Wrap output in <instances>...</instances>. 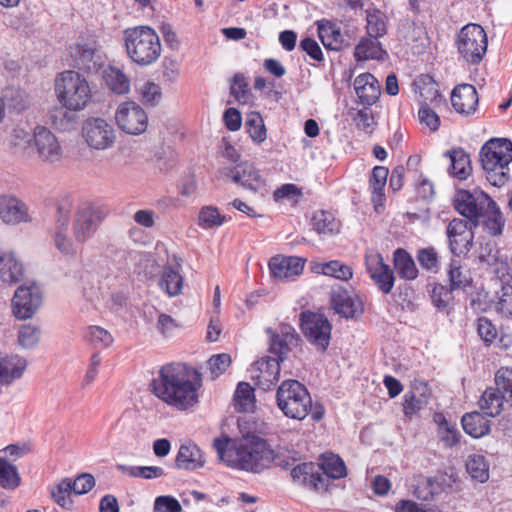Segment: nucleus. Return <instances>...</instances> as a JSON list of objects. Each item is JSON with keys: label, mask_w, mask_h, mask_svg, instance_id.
<instances>
[{"label": "nucleus", "mask_w": 512, "mask_h": 512, "mask_svg": "<svg viewBox=\"0 0 512 512\" xmlns=\"http://www.w3.org/2000/svg\"><path fill=\"white\" fill-rule=\"evenodd\" d=\"M200 387L198 371L183 363L162 366L158 376L151 382L152 392L158 399L181 411L198 403Z\"/></svg>", "instance_id": "obj_1"}, {"label": "nucleus", "mask_w": 512, "mask_h": 512, "mask_svg": "<svg viewBox=\"0 0 512 512\" xmlns=\"http://www.w3.org/2000/svg\"><path fill=\"white\" fill-rule=\"evenodd\" d=\"M213 447L219 460L227 466L253 473L269 468L274 459V450L264 439L257 436L234 443L228 437L215 438Z\"/></svg>", "instance_id": "obj_2"}, {"label": "nucleus", "mask_w": 512, "mask_h": 512, "mask_svg": "<svg viewBox=\"0 0 512 512\" xmlns=\"http://www.w3.org/2000/svg\"><path fill=\"white\" fill-rule=\"evenodd\" d=\"M277 407L282 413L291 419L303 420L308 415L313 421H320L325 409L319 402H312L307 388L297 380H285L276 392Z\"/></svg>", "instance_id": "obj_3"}, {"label": "nucleus", "mask_w": 512, "mask_h": 512, "mask_svg": "<svg viewBox=\"0 0 512 512\" xmlns=\"http://www.w3.org/2000/svg\"><path fill=\"white\" fill-rule=\"evenodd\" d=\"M480 162L486 178L496 187L510 179L509 164L512 162V142L506 138H492L480 150Z\"/></svg>", "instance_id": "obj_4"}, {"label": "nucleus", "mask_w": 512, "mask_h": 512, "mask_svg": "<svg viewBox=\"0 0 512 512\" xmlns=\"http://www.w3.org/2000/svg\"><path fill=\"white\" fill-rule=\"evenodd\" d=\"M123 41L128 57L139 66L155 63L162 52L160 38L149 26L127 28L123 33Z\"/></svg>", "instance_id": "obj_5"}, {"label": "nucleus", "mask_w": 512, "mask_h": 512, "mask_svg": "<svg viewBox=\"0 0 512 512\" xmlns=\"http://www.w3.org/2000/svg\"><path fill=\"white\" fill-rule=\"evenodd\" d=\"M58 102L69 111H81L92 99V89L79 72L66 70L57 75L54 84Z\"/></svg>", "instance_id": "obj_6"}, {"label": "nucleus", "mask_w": 512, "mask_h": 512, "mask_svg": "<svg viewBox=\"0 0 512 512\" xmlns=\"http://www.w3.org/2000/svg\"><path fill=\"white\" fill-rule=\"evenodd\" d=\"M456 44L460 56L468 64H478L487 51L486 32L479 24H467L458 33Z\"/></svg>", "instance_id": "obj_7"}, {"label": "nucleus", "mask_w": 512, "mask_h": 512, "mask_svg": "<svg viewBox=\"0 0 512 512\" xmlns=\"http://www.w3.org/2000/svg\"><path fill=\"white\" fill-rule=\"evenodd\" d=\"M71 65L89 73H98L105 65L106 57L94 39L79 38L68 48Z\"/></svg>", "instance_id": "obj_8"}, {"label": "nucleus", "mask_w": 512, "mask_h": 512, "mask_svg": "<svg viewBox=\"0 0 512 512\" xmlns=\"http://www.w3.org/2000/svg\"><path fill=\"white\" fill-rule=\"evenodd\" d=\"M106 217L104 209L92 202L80 203L73 218V234L75 241L85 243L97 232Z\"/></svg>", "instance_id": "obj_9"}, {"label": "nucleus", "mask_w": 512, "mask_h": 512, "mask_svg": "<svg viewBox=\"0 0 512 512\" xmlns=\"http://www.w3.org/2000/svg\"><path fill=\"white\" fill-rule=\"evenodd\" d=\"M82 137L95 150H106L113 146L116 134L113 126L100 117H89L82 124Z\"/></svg>", "instance_id": "obj_10"}, {"label": "nucleus", "mask_w": 512, "mask_h": 512, "mask_svg": "<svg viewBox=\"0 0 512 512\" xmlns=\"http://www.w3.org/2000/svg\"><path fill=\"white\" fill-rule=\"evenodd\" d=\"M300 325L303 334L310 343L320 351H325L329 346L332 326L322 314L306 311L300 315Z\"/></svg>", "instance_id": "obj_11"}, {"label": "nucleus", "mask_w": 512, "mask_h": 512, "mask_svg": "<svg viewBox=\"0 0 512 512\" xmlns=\"http://www.w3.org/2000/svg\"><path fill=\"white\" fill-rule=\"evenodd\" d=\"M116 124L123 132L131 135L144 133L148 126V115L136 102L121 103L115 113Z\"/></svg>", "instance_id": "obj_12"}, {"label": "nucleus", "mask_w": 512, "mask_h": 512, "mask_svg": "<svg viewBox=\"0 0 512 512\" xmlns=\"http://www.w3.org/2000/svg\"><path fill=\"white\" fill-rule=\"evenodd\" d=\"M42 303V293L39 286L34 283H24L19 286L12 299L13 314L20 320L31 318Z\"/></svg>", "instance_id": "obj_13"}, {"label": "nucleus", "mask_w": 512, "mask_h": 512, "mask_svg": "<svg viewBox=\"0 0 512 512\" xmlns=\"http://www.w3.org/2000/svg\"><path fill=\"white\" fill-rule=\"evenodd\" d=\"M448 247L455 256L467 254L473 245L474 234L470 221L455 218L447 226Z\"/></svg>", "instance_id": "obj_14"}, {"label": "nucleus", "mask_w": 512, "mask_h": 512, "mask_svg": "<svg viewBox=\"0 0 512 512\" xmlns=\"http://www.w3.org/2000/svg\"><path fill=\"white\" fill-rule=\"evenodd\" d=\"M71 206V202L68 199L62 200L58 203L55 230L53 232V240L56 248L66 255L75 254L73 241L67 235Z\"/></svg>", "instance_id": "obj_15"}, {"label": "nucleus", "mask_w": 512, "mask_h": 512, "mask_svg": "<svg viewBox=\"0 0 512 512\" xmlns=\"http://www.w3.org/2000/svg\"><path fill=\"white\" fill-rule=\"evenodd\" d=\"M267 333L270 335L269 351L274 355L271 359L281 362L284 361L291 347L296 346L299 341V335L289 324H281L277 331L268 328Z\"/></svg>", "instance_id": "obj_16"}, {"label": "nucleus", "mask_w": 512, "mask_h": 512, "mask_svg": "<svg viewBox=\"0 0 512 512\" xmlns=\"http://www.w3.org/2000/svg\"><path fill=\"white\" fill-rule=\"evenodd\" d=\"M479 217L486 218L485 224L492 235L502 233L504 221L496 202L488 194L480 190L477 191L476 219H474V225L477 224Z\"/></svg>", "instance_id": "obj_17"}, {"label": "nucleus", "mask_w": 512, "mask_h": 512, "mask_svg": "<svg viewBox=\"0 0 512 512\" xmlns=\"http://www.w3.org/2000/svg\"><path fill=\"white\" fill-rule=\"evenodd\" d=\"M366 269L377 288L384 294H389L395 282L393 270L385 264L380 254L365 256Z\"/></svg>", "instance_id": "obj_18"}, {"label": "nucleus", "mask_w": 512, "mask_h": 512, "mask_svg": "<svg viewBox=\"0 0 512 512\" xmlns=\"http://www.w3.org/2000/svg\"><path fill=\"white\" fill-rule=\"evenodd\" d=\"M33 144L42 161L54 163L61 159L62 148L56 136L47 128L37 126L33 132Z\"/></svg>", "instance_id": "obj_19"}, {"label": "nucleus", "mask_w": 512, "mask_h": 512, "mask_svg": "<svg viewBox=\"0 0 512 512\" xmlns=\"http://www.w3.org/2000/svg\"><path fill=\"white\" fill-rule=\"evenodd\" d=\"M294 483L318 492L327 491V479L320 473V467L313 462L293 466L290 472Z\"/></svg>", "instance_id": "obj_20"}, {"label": "nucleus", "mask_w": 512, "mask_h": 512, "mask_svg": "<svg viewBox=\"0 0 512 512\" xmlns=\"http://www.w3.org/2000/svg\"><path fill=\"white\" fill-rule=\"evenodd\" d=\"M225 175L230 177L237 185L254 192L260 190L265 185L259 170L253 164L246 161L228 169Z\"/></svg>", "instance_id": "obj_21"}, {"label": "nucleus", "mask_w": 512, "mask_h": 512, "mask_svg": "<svg viewBox=\"0 0 512 512\" xmlns=\"http://www.w3.org/2000/svg\"><path fill=\"white\" fill-rule=\"evenodd\" d=\"M304 263V259L296 256H275L269 261L270 274L278 280L289 279L302 273Z\"/></svg>", "instance_id": "obj_22"}, {"label": "nucleus", "mask_w": 512, "mask_h": 512, "mask_svg": "<svg viewBox=\"0 0 512 512\" xmlns=\"http://www.w3.org/2000/svg\"><path fill=\"white\" fill-rule=\"evenodd\" d=\"M478 94L473 85L460 84L451 93V103L459 114H472L478 105Z\"/></svg>", "instance_id": "obj_23"}, {"label": "nucleus", "mask_w": 512, "mask_h": 512, "mask_svg": "<svg viewBox=\"0 0 512 512\" xmlns=\"http://www.w3.org/2000/svg\"><path fill=\"white\" fill-rule=\"evenodd\" d=\"M0 217L7 224H18L28 220L24 202L13 195H0Z\"/></svg>", "instance_id": "obj_24"}, {"label": "nucleus", "mask_w": 512, "mask_h": 512, "mask_svg": "<svg viewBox=\"0 0 512 512\" xmlns=\"http://www.w3.org/2000/svg\"><path fill=\"white\" fill-rule=\"evenodd\" d=\"M354 89L361 103L374 104L380 95V84L370 73L358 75L354 80Z\"/></svg>", "instance_id": "obj_25"}, {"label": "nucleus", "mask_w": 512, "mask_h": 512, "mask_svg": "<svg viewBox=\"0 0 512 512\" xmlns=\"http://www.w3.org/2000/svg\"><path fill=\"white\" fill-rule=\"evenodd\" d=\"M27 367V361L18 355H0V384L9 385L21 378Z\"/></svg>", "instance_id": "obj_26"}, {"label": "nucleus", "mask_w": 512, "mask_h": 512, "mask_svg": "<svg viewBox=\"0 0 512 512\" xmlns=\"http://www.w3.org/2000/svg\"><path fill=\"white\" fill-rule=\"evenodd\" d=\"M389 175L388 168L384 166H375L369 178V188L371 190V200L376 212H380L385 201V186Z\"/></svg>", "instance_id": "obj_27"}, {"label": "nucleus", "mask_w": 512, "mask_h": 512, "mask_svg": "<svg viewBox=\"0 0 512 512\" xmlns=\"http://www.w3.org/2000/svg\"><path fill=\"white\" fill-rule=\"evenodd\" d=\"M23 276V265L19 262L14 253L0 250V280L3 283L13 284L21 280Z\"/></svg>", "instance_id": "obj_28"}, {"label": "nucleus", "mask_w": 512, "mask_h": 512, "mask_svg": "<svg viewBox=\"0 0 512 512\" xmlns=\"http://www.w3.org/2000/svg\"><path fill=\"white\" fill-rule=\"evenodd\" d=\"M506 399L498 387H488L478 400L480 410L488 417H496L504 410Z\"/></svg>", "instance_id": "obj_29"}, {"label": "nucleus", "mask_w": 512, "mask_h": 512, "mask_svg": "<svg viewBox=\"0 0 512 512\" xmlns=\"http://www.w3.org/2000/svg\"><path fill=\"white\" fill-rule=\"evenodd\" d=\"M176 467L184 470H195L204 465V459L200 448L194 443L180 446L176 460Z\"/></svg>", "instance_id": "obj_30"}, {"label": "nucleus", "mask_w": 512, "mask_h": 512, "mask_svg": "<svg viewBox=\"0 0 512 512\" xmlns=\"http://www.w3.org/2000/svg\"><path fill=\"white\" fill-rule=\"evenodd\" d=\"M461 423L463 430L473 438H481L490 432L491 421L477 411L464 414Z\"/></svg>", "instance_id": "obj_31"}, {"label": "nucleus", "mask_w": 512, "mask_h": 512, "mask_svg": "<svg viewBox=\"0 0 512 512\" xmlns=\"http://www.w3.org/2000/svg\"><path fill=\"white\" fill-rule=\"evenodd\" d=\"M393 264L398 276L406 281L415 280L419 270L413 257L403 248H398L393 253Z\"/></svg>", "instance_id": "obj_32"}, {"label": "nucleus", "mask_w": 512, "mask_h": 512, "mask_svg": "<svg viewBox=\"0 0 512 512\" xmlns=\"http://www.w3.org/2000/svg\"><path fill=\"white\" fill-rule=\"evenodd\" d=\"M331 304L336 313L346 318L354 317L359 307V302L341 287L332 290Z\"/></svg>", "instance_id": "obj_33"}, {"label": "nucleus", "mask_w": 512, "mask_h": 512, "mask_svg": "<svg viewBox=\"0 0 512 512\" xmlns=\"http://www.w3.org/2000/svg\"><path fill=\"white\" fill-rule=\"evenodd\" d=\"M280 362L277 359H271L259 363V375H257V386L264 390H270L276 385L280 376Z\"/></svg>", "instance_id": "obj_34"}, {"label": "nucleus", "mask_w": 512, "mask_h": 512, "mask_svg": "<svg viewBox=\"0 0 512 512\" xmlns=\"http://www.w3.org/2000/svg\"><path fill=\"white\" fill-rule=\"evenodd\" d=\"M103 80L110 91L118 95L127 94L130 90V79L119 68L108 66L103 70Z\"/></svg>", "instance_id": "obj_35"}, {"label": "nucleus", "mask_w": 512, "mask_h": 512, "mask_svg": "<svg viewBox=\"0 0 512 512\" xmlns=\"http://www.w3.org/2000/svg\"><path fill=\"white\" fill-rule=\"evenodd\" d=\"M446 156L449 157L451 161V173L454 177L459 180L467 179L471 172V160L468 155L462 148L453 149L446 153Z\"/></svg>", "instance_id": "obj_36"}, {"label": "nucleus", "mask_w": 512, "mask_h": 512, "mask_svg": "<svg viewBox=\"0 0 512 512\" xmlns=\"http://www.w3.org/2000/svg\"><path fill=\"white\" fill-rule=\"evenodd\" d=\"M447 276L452 290H465L472 284L470 270L454 259L449 264Z\"/></svg>", "instance_id": "obj_37"}, {"label": "nucleus", "mask_w": 512, "mask_h": 512, "mask_svg": "<svg viewBox=\"0 0 512 512\" xmlns=\"http://www.w3.org/2000/svg\"><path fill=\"white\" fill-rule=\"evenodd\" d=\"M320 467V473L327 479V488L330 485L331 479H340L346 476V466L343 460L334 454L325 456L322 459Z\"/></svg>", "instance_id": "obj_38"}, {"label": "nucleus", "mask_w": 512, "mask_h": 512, "mask_svg": "<svg viewBox=\"0 0 512 512\" xmlns=\"http://www.w3.org/2000/svg\"><path fill=\"white\" fill-rule=\"evenodd\" d=\"M313 271L344 281L351 279L353 276L352 268L338 260L316 263L313 267Z\"/></svg>", "instance_id": "obj_39"}, {"label": "nucleus", "mask_w": 512, "mask_h": 512, "mask_svg": "<svg viewBox=\"0 0 512 512\" xmlns=\"http://www.w3.org/2000/svg\"><path fill=\"white\" fill-rule=\"evenodd\" d=\"M233 402L237 412H252L255 408V397L252 386L247 382H240L234 393Z\"/></svg>", "instance_id": "obj_40"}, {"label": "nucleus", "mask_w": 512, "mask_h": 512, "mask_svg": "<svg viewBox=\"0 0 512 512\" xmlns=\"http://www.w3.org/2000/svg\"><path fill=\"white\" fill-rule=\"evenodd\" d=\"M477 191L459 190L455 195V209L470 221L476 219Z\"/></svg>", "instance_id": "obj_41"}, {"label": "nucleus", "mask_w": 512, "mask_h": 512, "mask_svg": "<svg viewBox=\"0 0 512 512\" xmlns=\"http://www.w3.org/2000/svg\"><path fill=\"white\" fill-rule=\"evenodd\" d=\"M434 422L438 425V437L446 447H453L460 440V433L456 426L449 423L442 413L434 415Z\"/></svg>", "instance_id": "obj_42"}, {"label": "nucleus", "mask_w": 512, "mask_h": 512, "mask_svg": "<svg viewBox=\"0 0 512 512\" xmlns=\"http://www.w3.org/2000/svg\"><path fill=\"white\" fill-rule=\"evenodd\" d=\"M318 34L323 45L330 50H341L344 46V38L336 25L328 23L327 25H319Z\"/></svg>", "instance_id": "obj_43"}, {"label": "nucleus", "mask_w": 512, "mask_h": 512, "mask_svg": "<svg viewBox=\"0 0 512 512\" xmlns=\"http://www.w3.org/2000/svg\"><path fill=\"white\" fill-rule=\"evenodd\" d=\"M378 38H362L355 47L354 56L358 61H365L368 59H378L383 53Z\"/></svg>", "instance_id": "obj_44"}, {"label": "nucleus", "mask_w": 512, "mask_h": 512, "mask_svg": "<svg viewBox=\"0 0 512 512\" xmlns=\"http://www.w3.org/2000/svg\"><path fill=\"white\" fill-rule=\"evenodd\" d=\"M366 30L371 38H380L387 33L386 16L379 10H367Z\"/></svg>", "instance_id": "obj_45"}, {"label": "nucleus", "mask_w": 512, "mask_h": 512, "mask_svg": "<svg viewBox=\"0 0 512 512\" xmlns=\"http://www.w3.org/2000/svg\"><path fill=\"white\" fill-rule=\"evenodd\" d=\"M160 287L170 297L177 296L183 289V277L173 267H166L160 280Z\"/></svg>", "instance_id": "obj_46"}, {"label": "nucleus", "mask_w": 512, "mask_h": 512, "mask_svg": "<svg viewBox=\"0 0 512 512\" xmlns=\"http://www.w3.org/2000/svg\"><path fill=\"white\" fill-rule=\"evenodd\" d=\"M416 259L423 270L433 274L440 271L441 259L433 246L420 248L417 251Z\"/></svg>", "instance_id": "obj_47"}, {"label": "nucleus", "mask_w": 512, "mask_h": 512, "mask_svg": "<svg viewBox=\"0 0 512 512\" xmlns=\"http://www.w3.org/2000/svg\"><path fill=\"white\" fill-rule=\"evenodd\" d=\"M315 231L323 235H333L339 232V222L326 211H317L312 218Z\"/></svg>", "instance_id": "obj_48"}, {"label": "nucleus", "mask_w": 512, "mask_h": 512, "mask_svg": "<svg viewBox=\"0 0 512 512\" xmlns=\"http://www.w3.org/2000/svg\"><path fill=\"white\" fill-rule=\"evenodd\" d=\"M21 482L18 469L15 465L0 456V487L4 489H16Z\"/></svg>", "instance_id": "obj_49"}, {"label": "nucleus", "mask_w": 512, "mask_h": 512, "mask_svg": "<svg viewBox=\"0 0 512 512\" xmlns=\"http://www.w3.org/2000/svg\"><path fill=\"white\" fill-rule=\"evenodd\" d=\"M41 328L31 323L19 327L17 341L24 349H31L38 345L41 339Z\"/></svg>", "instance_id": "obj_50"}, {"label": "nucleus", "mask_w": 512, "mask_h": 512, "mask_svg": "<svg viewBox=\"0 0 512 512\" xmlns=\"http://www.w3.org/2000/svg\"><path fill=\"white\" fill-rule=\"evenodd\" d=\"M466 469L473 479L481 483L486 482L489 478L488 465L482 455L474 454L469 456Z\"/></svg>", "instance_id": "obj_51"}, {"label": "nucleus", "mask_w": 512, "mask_h": 512, "mask_svg": "<svg viewBox=\"0 0 512 512\" xmlns=\"http://www.w3.org/2000/svg\"><path fill=\"white\" fill-rule=\"evenodd\" d=\"M245 127L253 141L261 143L266 139V128L258 112L253 111L247 114Z\"/></svg>", "instance_id": "obj_52"}, {"label": "nucleus", "mask_w": 512, "mask_h": 512, "mask_svg": "<svg viewBox=\"0 0 512 512\" xmlns=\"http://www.w3.org/2000/svg\"><path fill=\"white\" fill-rule=\"evenodd\" d=\"M494 383L502 392L506 403L512 407V368L501 367L494 376Z\"/></svg>", "instance_id": "obj_53"}, {"label": "nucleus", "mask_w": 512, "mask_h": 512, "mask_svg": "<svg viewBox=\"0 0 512 512\" xmlns=\"http://www.w3.org/2000/svg\"><path fill=\"white\" fill-rule=\"evenodd\" d=\"M225 220V216L214 206L202 207L198 215V224L204 229L221 226Z\"/></svg>", "instance_id": "obj_54"}, {"label": "nucleus", "mask_w": 512, "mask_h": 512, "mask_svg": "<svg viewBox=\"0 0 512 512\" xmlns=\"http://www.w3.org/2000/svg\"><path fill=\"white\" fill-rule=\"evenodd\" d=\"M71 494V480L69 478H65L60 481V483L51 490L52 499L62 508L71 509L73 506V501L70 498Z\"/></svg>", "instance_id": "obj_55"}, {"label": "nucleus", "mask_w": 512, "mask_h": 512, "mask_svg": "<svg viewBox=\"0 0 512 512\" xmlns=\"http://www.w3.org/2000/svg\"><path fill=\"white\" fill-rule=\"evenodd\" d=\"M8 106L17 113L27 110L32 102L30 95L22 89H14L7 95Z\"/></svg>", "instance_id": "obj_56"}, {"label": "nucleus", "mask_w": 512, "mask_h": 512, "mask_svg": "<svg viewBox=\"0 0 512 512\" xmlns=\"http://www.w3.org/2000/svg\"><path fill=\"white\" fill-rule=\"evenodd\" d=\"M231 362V357L227 353L213 355L207 361V368L210 373V378L212 380L218 378L221 374H223L226 371V369L230 366Z\"/></svg>", "instance_id": "obj_57"}, {"label": "nucleus", "mask_w": 512, "mask_h": 512, "mask_svg": "<svg viewBox=\"0 0 512 512\" xmlns=\"http://www.w3.org/2000/svg\"><path fill=\"white\" fill-rule=\"evenodd\" d=\"M72 111L61 107L51 115L52 124L60 131H70L74 129L76 118L71 114Z\"/></svg>", "instance_id": "obj_58"}, {"label": "nucleus", "mask_w": 512, "mask_h": 512, "mask_svg": "<svg viewBox=\"0 0 512 512\" xmlns=\"http://www.w3.org/2000/svg\"><path fill=\"white\" fill-rule=\"evenodd\" d=\"M33 134L24 128L16 127L10 134V144L19 152L32 147Z\"/></svg>", "instance_id": "obj_59"}, {"label": "nucleus", "mask_w": 512, "mask_h": 512, "mask_svg": "<svg viewBox=\"0 0 512 512\" xmlns=\"http://www.w3.org/2000/svg\"><path fill=\"white\" fill-rule=\"evenodd\" d=\"M491 268L492 272L503 283L508 284L512 279V259L505 252L491 265Z\"/></svg>", "instance_id": "obj_60"}, {"label": "nucleus", "mask_w": 512, "mask_h": 512, "mask_svg": "<svg viewBox=\"0 0 512 512\" xmlns=\"http://www.w3.org/2000/svg\"><path fill=\"white\" fill-rule=\"evenodd\" d=\"M427 404L425 393L418 395L413 392H407L404 396V413L408 417H412L416 412L421 410Z\"/></svg>", "instance_id": "obj_61"}, {"label": "nucleus", "mask_w": 512, "mask_h": 512, "mask_svg": "<svg viewBox=\"0 0 512 512\" xmlns=\"http://www.w3.org/2000/svg\"><path fill=\"white\" fill-rule=\"evenodd\" d=\"M497 312L507 319L512 320V286L504 284L499 294L496 305Z\"/></svg>", "instance_id": "obj_62"}, {"label": "nucleus", "mask_w": 512, "mask_h": 512, "mask_svg": "<svg viewBox=\"0 0 512 512\" xmlns=\"http://www.w3.org/2000/svg\"><path fill=\"white\" fill-rule=\"evenodd\" d=\"M454 290L451 287H447L442 284H434L431 291V300L435 307L438 309H445L452 300V292Z\"/></svg>", "instance_id": "obj_63"}, {"label": "nucleus", "mask_w": 512, "mask_h": 512, "mask_svg": "<svg viewBox=\"0 0 512 512\" xmlns=\"http://www.w3.org/2000/svg\"><path fill=\"white\" fill-rule=\"evenodd\" d=\"M477 333L485 344H491L497 337L495 325L486 317H480L476 322Z\"/></svg>", "instance_id": "obj_64"}]
</instances>
